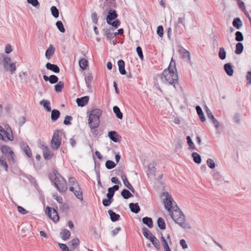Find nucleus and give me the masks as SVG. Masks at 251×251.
Wrapping results in <instances>:
<instances>
[{
  "label": "nucleus",
  "mask_w": 251,
  "mask_h": 251,
  "mask_svg": "<svg viewBox=\"0 0 251 251\" xmlns=\"http://www.w3.org/2000/svg\"><path fill=\"white\" fill-rule=\"evenodd\" d=\"M170 214L175 222L182 228L184 229L191 228L189 224L186 223L185 215L176 204L174 207L173 210L172 209V212Z\"/></svg>",
  "instance_id": "nucleus-3"
},
{
  "label": "nucleus",
  "mask_w": 251,
  "mask_h": 251,
  "mask_svg": "<svg viewBox=\"0 0 251 251\" xmlns=\"http://www.w3.org/2000/svg\"><path fill=\"white\" fill-rule=\"evenodd\" d=\"M118 65L119 68V71L120 73L122 75H125L126 74V72L125 70V63L122 59H120L118 61Z\"/></svg>",
  "instance_id": "nucleus-22"
},
{
  "label": "nucleus",
  "mask_w": 251,
  "mask_h": 251,
  "mask_svg": "<svg viewBox=\"0 0 251 251\" xmlns=\"http://www.w3.org/2000/svg\"><path fill=\"white\" fill-rule=\"evenodd\" d=\"M224 69L228 76H231L233 75L234 73V70L233 69V66L231 63H228L225 64L224 65Z\"/></svg>",
  "instance_id": "nucleus-13"
},
{
  "label": "nucleus",
  "mask_w": 251,
  "mask_h": 251,
  "mask_svg": "<svg viewBox=\"0 0 251 251\" xmlns=\"http://www.w3.org/2000/svg\"><path fill=\"white\" fill-rule=\"evenodd\" d=\"M232 25L236 29H239L242 25V22L239 18H236L233 19Z\"/></svg>",
  "instance_id": "nucleus-34"
},
{
  "label": "nucleus",
  "mask_w": 251,
  "mask_h": 251,
  "mask_svg": "<svg viewBox=\"0 0 251 251\" xmlns=\"http://www.w3.org/2000/svg\"><path fill=\"white\" fill-rule=\"evenodd\" d=\"M160 79L163 83L173 85L175 89H177L180 87L176 68V62L173 59H172L169 67L162 72Z\"/></svg>",
  "instance_id": "nucleus-1"
},
{
  "label": "nucleus",
  "mask_w": 251,
  "mask_h": 251,
  "mask_svg": "<svg viewBox=\"0 0 251 251\" xmlns=\"http://www.w3.org/2000/svg\"><path fill=\"white\" fill-rule=\"evenodd\" d=\"M205 112L208 118L212 121L213 124L214 125L215 127L216 128H218L219 127V123L213 116L211 110L206 106H205Z\"/></svg>",
  "instance_id": "nucleus-10"
},
{
  "label": "nucleus",
  "mask_w": 251,
  "mask_h": 251,
  "mask_svg": "<svg viewBox=\"0 0 251 251\" xmlns=\"http://www.w3.org/2000/svg\"><path fill=\"white\" fill-rule=\"evenodd\" d=\"M157 224L158 227L162 230H164L166 228V224L164 220L161 218L159 217L157 221Z\"/></svg>",
  "instance_id": "nucleus-37"
},
{
  "label": "nucleus",
  "mask_w": 251,
  "mask_h": 251,
  "mask_svg": "<svg viewBox=\"0 0 251 251\" xmlns=\"http://www.w3.org/2000/svg\"><path fill=\"white\" fill-rule=\"evenodd\" d=\"M79 244V240L77 238H75L68 242V245L70 247L71 251H74Z\"/></svg>",
  "instance_id": "nucleus-16"
},
{
  "label": "nucleus",
  "mask_w": 251,
  "mask_h": 251,
  "mask_svg": "<svg viewBox=\"0 0 251 251\" xmlns=\"http://www.w3.org/2000/svg\"><path fill=\"white\" fill-rule=\"evenodd\" d=\"M21 148L23 151L25 153V154L27 155V156L29 158L31 157L32 156V152L31 151L30 149L29 146L27 144V143L25 142H22L20 144Z\"/></svg>",
  "instance_id": "nucleus-12"
},
{
  "label": "nucleus",
  "mask_w": 251,
  "mask_h": 251,
  "mask_svg": "<svg viewBox=\"0 0 251 251\" xmlns=\"http://www.w3.org/2000/svg\"><path fill=\"white\" fill-rule=\"evenodd\" d=\"M196 110L197 112L198 115H199L201 121L202 122H204L206 121V119L205 118L204 113L202 111V110L200 106L197 105L196 107Z\"/></svg>",
  "instance_id": "nucleus-28"
},
{
  "label": "nucleus",
  "mask_w": 251,
  "mask_h": 251,
  "mask_svg": "<svg viewBox=\"0 0 251 251\" xmlns=\"http://www.w3.org/2000/svg\"><path fill=\"white\" fill-rule=\"evenodd\" d=\"M40 104L43 105L47 111L50 112L51 110L50 102L49 100H43L40 102Z\"/></svg>",
  "instance_id": "nucleus-35"
},
{
  "label": "nucleus",
  "mask_w": 251,
  "mask_h": 251,
  "mask_svg": "<svg viewBox=\"0 0 251 251\" xmlns=\"http://www.w3.org/2000/svg\"><path fill=\"white\" fill-rule=\"evenodd\" d=\"M162 195L166 197L163 201L165 208L171 213L172 209H174L176 203L168 192H163Z\"/></svg>",
  "instance_id": "nucleus-5"
},
{
  "label": "nucleus",
  "mask_w": 251,
  "mask_h": 251,
  "mask_svg": "<svg viewBox=\"0 0 251 251\" xmlns=\"http://www.w3.org/2000/svg\"><path fill=\"white\" fill-rule=\"evenodd\" d=\"M142 222L149 228H152L153 227V221L152 219L150 217H145L143 218Z\"/></svg>",
  "instance_id": "nucleus-32"
},
{
  "label": "nucleus",
  "mask_w": 251,
  "mask_h": 251,
  "mask_svg": "<svg viewBox=\"0 0 251 251\" xmlns=\"http://www.w3.org/2000/svg\"><path fill=\"white\" fill-rule=\"evenodd\" d=\"M69 185L70 191H73L75 187H79L78 183L76 179L74 177H70L69 179Z\"/></svg>",
  "instance_id": "nucleus-20"
},
{
  "label": "nucleus",
  "mask_w": 251,
  "mask_h": 251,
  "mask_svg": "<svg viewBox=\"0 0 251 251\" xmlns=\"http://www.w3.org/2000/svg\"><path fill=\"white\" fill-rule=\"evenodd\" d=\"M27 1L28 3L31 4L32 6L36 7L39 6L40 5V3L38 0H27Z\"/></svg>",
  "instance_id": "nucleus-61"
},
{
  "label": "nucleus",
  "mask_w": 251,
  "mask_h": 251,
  "mask_svg": "<svg viewBox=\"0 0 251 251\" xmlns=\"http://www.w3.org/2000/svg\"><path fill=\"white\" fill-rule=\"evenodd\" d=\"M192 156L193 158L194 162L197 164L201 163V161L200 155L197 152H194L192 153Z\"/></svg>",
  "instance_id": "nucleus-41"
},
{
  "label": "nucleus",
  "mask_w": 251,
  "mask_h": 251,
  "mask_svg": "<svg viewBox=\"0 0 251 251\" xmlns=\"http://www.w3.org/2000/svg\"><path fill=\"white\" fill-rule=\"evenodd\" d=\"M108 136L110 139L115 143L118 142L119 141V138H121L118 133L115 131L108 132Z\"/></svg>",
  "instance_id": "nucleus-17"
},
{
  "label": "nucleus",
  "mask_w": 251,
  "mask_h": 251,
  "mask_svg": "<svg viewBox=\"0 0 251 251\" xmlns=\"http://www.w3.org/2000/svg\"><path fill=\"white\" fill-rule=\"evenodd\" d=\"M105 1L108 5V8L107 9H112V8H116L117 7L115 0H106Z\"/></svg>",
  "instance_id": "nucleus-47"
},
{
  "label": "nucleus",
  "mask_w": 251,
  "mask_h": 251,
  "mask_svg": "<svg viewBox=\"0 0 251 251\" xmlns=\"http://www.w3.org/2000/svg\"><path fill=\"white\" fill-rule=\"evenodd\" d=\"M105 166L108 169H112L116 166V164L113 161L107 160L105 163Z\"/></svg>",
  "instance_id": "nucleus-54"
},
{
  "label": "nucleus",
  "mask_w": 251,
  "mask_h": 251,
  "mask_svg": "<svg viewBox=\"0 0 251 251\" xmlns=\"http://www.w3.org/2000/svg\"><path fill=\"white\" fill-rule=\"evenodd\" d=\"M150 240L156 249H160V245L159 241L154 236H152V237L151 238Z\"/></svg>",
  "instance_id": "nucleus-39"
},
{
  "label": "nucleus",
  "mask_w": 251,
  "mask_h": 251,
  "mask_svg": "<svg viewBox=\"0 0 251 251\" xmlns=\"http://www.w3.org/2000/svg\"><path fill=\"white\" fill-rule=\"evenodd\" d=\"M101 114L102 111L100 109L95 108L91 111L89 116L88 125L91 128V131L95 137L101 134L100 133L98 127L100 125V118Z\"/></svg>",
  "instance_id": "nucleus-2"
},
{
  "label": "nucleus",
  "mask_w": 251,
  "mask_h": 251,
  "mask_svg": "<svg viewBox=\"0 0 251 251\" xmlns=\"http://www.w3.org/2000/svg\"><path fill=\"white\" fill-rule=\"evenodd\" d=\"M5 128V133L4 135V140L5 139H7L9 141H12L13 140V136L11 128L8 125H6Z\"/></svg>",
  "instance_id": "nucleus-15"
},
{
  "label": "nucleus",
  "mask_w": 251,
  "mask_h": 251,
  "mask_svg": "<svg viewBox=\"0 0 251 251\" xmlns=\"http://www.w3.org/2000/svg\"><path fill=\"white\" fill-rule=\"evenodd\" d=\"M148 171H150L151 173V172H154L156 171L155 168V163L154 162H152L151 163H150L148 166Z\"/></svg>",
  "instance_id": "nucleus-57"
},
{
  "label": "nucleus",
  "mask_w": 251,
  "mask_h": 251,
  "mask_svg": "<svg viewBox=\"0 0 251 251\" xmlns=\"http://www.w3.org/2000/svg\"><path fill=\"white\" fill-rule=\"evenodd\" d=\"M79 65L82 70H84L88 66V61L85 58H81L79 61Z\"/></svg>",
  "instance_id": "nucleus-42"
},
{
  "label": "nucleus",
  "mask_w": 251,
  "mask_h": 251,
  "mask_svg": "<svg viewBox=\"0 0 251 251\" xmlns=\"http://www.w3.org/2000/svg\"><path fill=\"white\" fill-rule=\"evenodd\" d=\"M89 100V96H84L80 98H77L76 102L78 106L83 107L88 103Z\"/></svg>",
  "instance_id": "nucleus-11"
},
{
  "label": "nucleus",
  "mask_w": 251,
  "mask_h": 251,
  "mask_svg": "<svg viewBox=\"0 0 251 251\" xmlns=\"http://www.w3.org/2000/svg\"><path fill=\"white\" fill-rule=\"evenodd\" d=\"M142 233L143 235L148 239H150L153 236L151 232L145 227L142 228Z\"/></svg>",
  "instance_id": "nucleus-43"
},
{
  "label": "nucleus",
  "mask_w": 251,
  "mask_h": 251,
  "mask_svg": "<svg viewBox=\"0 0 251 251\" xmlns=\"http://www.w3.org/2000/svg\"><path fill=\"white\" fill-rule=\"evenodd\" d=\"M58 245L62 251H71V249H69L65 244L59 243Z\"/></svg>",
  "instance_id": "nucleus-60"
},
{
  "label": "nucleus",
  "mask_w": 251,
  "mask_h": 251,
  "mask_svg": "<svg viewBox=\"0 0 251 251\" xmlns=\"http://www.w3.org/2000/svg\"><path fill=\"white\" fill-rule=\"evenodd\" d=\"M244 50V46L242 43L238 42L236 45V49L235 53L237 54H241Z\"/></svg>",
  "instance_id": "nucleus-38"
},
{
  "label": "nucleus",
  "mask_w": 251,
  "mask_h": 251,
  "mask_svg": "<svg viewBox=\"0 0 251 251\" xmlns=\"http://www.w3.org/2000/svg\"><path fill=\"white\" fill-rule=\"evenodd\" d=\"M61 131L60 129L56 130L53 133L52 139L51 141V147L52 149L56 150H57L61 143V137L59 136V132Z\"/></svg>",
  "instance_id": "nucleus-6"
},
{
  "label": "nucleus",
  "mask_w": 251,
  "mask_h": 251,
  "mask_svg": "<svg viewBox=\"0 0 251 251\" xmlns=\"http://www.w3.org/2000/svg\"><path fill=\"white\" fill-rule=\"evenodd\" d=\"M107 15L106 17V23L116 19L118 16L117 11L114 9H107Z\"/></svg>",
  "instance_id": "nucleus-9"
},
{
  "label": "nucleus",
  "mask_w": 251,
  "mask_h": 251,
  "mask_svg": "<svg viewBox=\"0 0 251 251\" xmlns=\"http://www.w3.org/2000/svg\"><path fill=\"white\" fill-rule=\"evenodd\" d=\"M50 11L52 15L55 18L59 17V12L58 9L55 6H52L50 8Z\"/></svg>",
  "instance_id": "nucleus-48"
},
{
  "label": "nucleus",
  "mask_w": 251,
  "mask_h": 251,
  "mask_svg": "<svg viewBox=\"0 0 251 251\" xmlns=\"http://www.w3.org/2000/svg\"><path fill=\"white\" fill-rule=\"evenodd\" d=\"M91 19H92L93 22L94 24H98V18L97 14L96 12L92 13V14L91 15Z\"/></svg>",
  "instance_id": "nucleus-63"
},
{
  "label": "nucleus",
  "mask_w": 251,
  "mask_h": 251,
  "mask_svg": "<svg viewBox=\"0 0 251 251\" xmlns=\"http://www.w3.org/2000/svg\"><path fill=\"white\" fill-rule=\"evenodd\" d=\"M109 25H111L115 29L118 28L121 24V22L120 20L115 19L112 21H110V22L107 23Z\"/></svg>",
  "instance_id": "nucleus-45"
},
{
  "label": "nucleus",
  "mask_w": 251,
  "mask_h": 251,
  "mask_svg": "<svg viewBox=\"0 0 251 251\" xmlns=\"http://www.w3.org/2000/svg\"><path fill=\"white\" fill-rule=\"evenodd\" d=\"M219 57L221 60H224L226 58V51L223 47H220L218 52Z\"/></svg>",
  "instance_id": "nucleus-44"
},
{
  "label": "nucleus",
  "mask_w": 251,
  "mask_h": 251,
  "mask_svg": "<svg viewBox=\"0 0 251 251\" xmlns=\"http://www.w3.org/2000/svg\"><path fill=\"white\" fill-rule=\"evenodd\" d=\"M55 51V49L52 45H50L49 47L46 51L45 56L48 59H50L54 54Z\"/></svg>",
  "instance_id": "nucleus-29"
},
{
  "label": "nucleus",
  "mask_w": 251,
  "mask_h": 251,
  "mask_svg": "<svg viewBox=\"0 0 251 251\" xmlns=\"http://www.w3.org/2000/svg\"><path fill=\"white\" fill-rule=\"evenodd\" d=\"M46 67L47 69L57 74L60 72V69L56 64H51L48 62L46 64Z\"/></svg>",
  "instance_id": "nucleus-18"
},
{
  "label": "nucleus",
  "mask_w": 251,
  "mask_h": 251,
  "mask_svg": "<svg viewBox=\"0 0 251 251\" xmlns=\"http://www.w3.org/2000/svg\"><path fill=\"white\" fill-rule=\"evenodd\" d=\"M11 62V58L3 53H0V65H2L5 68V65Z\"/></svg>",
  "instance_id": "nucleus-19"
},
{
  "label": "nucleus",
  "mask_w": 251,
  "mask_h": 251,
  "mask_svg": "<svg viewBox=\"0 0 251 251\" xmlns=\"http://www.w3.org/2000/svg\"><path fill=\"white\" fill-rule=\"evenodd\" d=\"M93 79V76L92 73H89L88 75L85 77V81L87 87L89 89H91V82Z\"/></svg>",
  "instance_id": "nucleus-33"
},
{
  "label": "nucleus",
  "mask_w": 251,
  "mask_h": 251,
  "mask_svg": "<svg viewBox=\"0 0 251 251\" xmlns=\"http://www.w3.org/2000/svg\"><path fill=\"white\" fill-rule=\"evenodd\" d=\"M60 235L62 239L66 241L70 238L71 236V233L68 229H64L61 231Z\"/></svg>",
  "instance_id": "nucleus-25"
},
{
  "label": "nucleus",
  "mask_w": 251,
  "mask_h": 251,
  "mask_svg": "<svg viewBox=\"0 0 251 251\" xmlns=\"http://www.w3.org/2000/svg\"><path fill=\"white\" fill-rule=\"evenodd\" d=\"M1 151L2 153L7 155L8 159L10 162L15 164L16 162L15 156L14 152L7 146L3 145L1 147Z\"/></svg>",
  "instance_id": "nucleus-7"
},
{
  "label": "nucleus",
  "mask_w": 251,
  "mask_h": 251,
  "mask_svg": "<svg viewBox=\"0 0 251 251\" xmlns=\"http://www.w3.org/2000/svg\"><path fill=\"white\" fill-rule=\"evenodd\" d=\"M187 142L188 143V145H189V149L191 150H195L196 147L195 146V145L191 138L190 136H187L186 137Z\"/></svg>",
  "instance_id": "nucleus-51"
},
{
  "label": "nucleus",
  "mask_w": 251,
  "mask_h": 251,
  "mask_svg": "<svg viewBox=\"0 0 251 251\" xmlns=\"http://www.w3.org/2000/svg\"><path fill=\"white\" fill-rule=\"evenodd\" d=\"M207 166L210 169H214L215 167L216 164L214 160L211 158H208L206 161Z\"/></svg>",
  "instance_id": "nucleus-56"
},
{
  "label": "nucleus",
  "mask_w": 251,
  "mask_h": 251,
  "mask_svg": "<svg viewBox=\"0 0 251 251\" xmlns=\"http://www.w3.org/2000/svg\"><path fill=\"white\" fill-rule=\"evenodd\" d=\"M157 33L158 36L162 37L163 35V27L162 25H159L157 28Z\"/></svg>",
  "instance_id": "nucleus-62"
},
{
  "label": "nucleus",
  "mask_w": 251,
  "mask_h": 251,
  "mask_svg": "<svg viewBox=\"0 0 251 251\" xmlns=\"http://www.w3.org/2000/svg\"><path fill=\"white\" fill-rule=\"evenodd\" d=\"M56 25L58 29L62 33H64L65 31V29L64 27L62 22L60 21H58L56 23Z\"/></svg>",
  "instance_id": "nucleus-50"
},
{
  "label": "nucleus",
  "mask_w": 251,
  "mask_h": 251,
  "mask_svg": "<svg viewBox=\"0 0 251 251\" xmlns=\"http://www.w3.org/2000/svg\"><path fill=\"white\" fill-rule=\"evenodd\" d=\"M64 84L62 81H59L54 86V90L56 92H60L62 91V88L64 87Z\"/></svg>",
  "instance_id": "nucleus-46"
},
{
  "label": "nucleus",
  "mask_w": 251,
  "mask_h": 251,
  "mask_svg": "<svg viewBox=\"0 0 251 251\" xmlns=\"http://www.w3.org/2000/svg\"><path fill=\"white\" fill-rule=\"evenodd\" d=\"M49 177L60 193H63L66 191L68 188L67 182L60 174H50Z\"/></svg>",
  "instance_id": "nucleus-4"
},
{
  "label": "nucleus",
  "mask_w": 251,
  "mask_h": 251,
  "mask_svg": "<svg viewBox=\"0 0 251 251\" xmlns=\"http://www.w3.org/2000/svg\"><path fill=\"white\" fill-rule=\"evenodd\" d=\"M60 113L57 109H53L51 113V120L52 122H55L60 117Z\"/></svg>",
  "instance_id": "nucleus-31"
},
{
  "label": "nucleus",
  "mask_w": 251,
  "mask_h": 251,
  "mask_svg": "<svg viewBox=\"0 0 251 251\" xmlns=\"http://www.w3.org/2000/svg\"><path fill=\"white\" fill-rule=\"evenodd\" d=\"M73 120V117L71 116L67 115L65 117L63 123L65 125H71L72 124L71 121Z\"/></svg>",
  "instance_id": "nucleus-59"
},
{
  "label": "nucleus",
  "mask_w": 251,
  "mask_h": 251,
  "mask_svg": "<svg viewBox=\"0 0 251 251\" xmlns=\"http://www.w3.org/2000/svg\"><path fill=\"white\" fill-rule=\"evenodd\" d=\"M136 51L139 57L141 60H144V56L142 52V49L141 47L138 46L136 48Z\"/></svg>",
  "instance_id": "nucleus-58"
},
{
  "label": "nucleus",
  "mask_w": 251,
  "mask_h": 251,
  "mask_svg": "<svg viewBox=\"0 0 251 251\" xmlns=\"http://www.w3.org/2000/svg\"><path fill=\"white\" fill-rule=\"evenodd\" d=\"M72 192L75 197L80 201H82L83 200V192L80 186L74 188L73 191H71Z\"/></svg>",
  "instance_id": "nucleus-14"
},
{
  "label": "nucleus",
  "mask_w": 251,
  "mask_h": 251,
  "mask_svg": "<svg viewBox=\"0 0 251 251\" xmlns=\"http://www.w3.org/2000/svg\"><path fill=\"white\" fill-rule=\"evenodd\" d=\"M46 214L55 223L57 222L59 220L57 210L49 206H47L46 209Z\"/></svg>",
  "instance_id": "nucleus-8"
},
{
  "label": "nucleus",
  "mask_w": 251,
  "mask_h": 251,
  "mask_svg": "<svg viewBox=\"0 0 251 251\" xmlns=\"http://www.w3.org/2000/svg\"><path fill=\"white\" fill-rule=\"evenodd\" d=\"M119 189V186L118 185H115L112 187H109L108 189V193L106 194V197H113L115 192L118 191Z\"/></svg>",
  "instance_id": "nucleus-27"
},
{
  "label": "nucleus",
  "mask_w": 251,
  "mask_h": 251,
  "mask_svg": "<svg viewBox=\"0 0 251 251\" xmlns=\"http://www.w3.org/2000/svg\"><path fill=\"white\" fill-rule=\"evenodd\" d=\"M4 70L6 71H10L11 74H13L16 70V63H7L5 65Z\"/></svg>",
  "instance_id": "nucleus-26"
},
{
  "label": "nucleus",
  "mask_w": 251,
  "mask_h": 251,
  "mask_svg": "<svg viewBox=\"0 0 251 251\" xmlns=\"http://www.w3.org/2000/svg\"><path fill=\"white\" fill-rule=\"evenodd\" d=\"M113 112L115 114L116 116L119 119H122L123 115L119 107L117 106H114L113 108Z\"/></svg>",
  "instance_id": "nucleus-36"
},
{
  "label": "nucleus",
  "mask_w": 251,
  "mask_h": 251,
  "mask_svg": "<svg viewBox=\"0 0 251 251\" xmlns=\"http://www.w3.org/2000/svg\"><path fill=\"white\" fill-rule=\"evenodd\" d=\"M121 177H122V180L123 181V182H124V184H125V185L127 188H130L129 186H132V185L128 181L127 177H126V176L125 175V174H123L121 176Z\"/></svg>",
  "instance_id": "nucleus-53"
},
{
  "label": "nucleus",
  "mask_w": 251,
  "mask_h": 251,
  "mask_svg": "<svg viewBox=\"0 0 251 251\" xmlns=\"http://www.w3.org/2000/svg\"><path fill=\"white\" fill-rule=\"evenodd\" d=\"M235 40L238 42H241L244 40V37L242 33L239 31L235 32Z\"/></svg>",
  "instance_id": "nucleus-52"
},
{
  "label": "nucleus",
  "mask_w": 251,
  "mask_h": 251,
  "mask_svg": "<svg viewBox=\"0 0 251 251\" xmlns=\"http://www.w3.org/2000/svg\"><path fill=\"white\" fill-rule=\"evenodd\" d=\"M246 79L247 80V85L251 84V71H248L246 75Z\"/></svg>",
  "instance_id": "nucleus-64"
},
{
  "label": "nucleus",
  "mask_w": 251,
  "mask_h": 251,
  "mask_svg": "<svg viewBox=\"0 0 251 251\" xmlns=\"http://www.w3.org/2000/svg\"><path fill=\"white\" fill-rule=\"evenodd\" d=\"M108 213L110 216V218L111 220L113 222H116L120 219V215L116 214L115 212H113L112 210L109 209L108 210Z\"/></svg>",
  "instance_id": "nucleus-24"
},
{
  "label": "nucleus",
  "mask_w": 251,
  "mask_h": 251,
  "mask_svg": "<svg viewBox=\"0 0 251 251\" xmlns=\"http://www.w3.org/2000/svg\"><path fill=\"white\" fill-rule=\"evenodd\" d=\"M42 149L43 151V156L44 158L46 160L50 159L52 156V154L51 153L48 147L46 146H43Z\"/></svg>",
  "instance_id": "nucleus-21"
},
{
  "label": "nucleus",
  "mask_w": 251,
  "mask_h": 251,
  "mask_svg": "<svg viewBox=\"0 0 251 251\" xmlns=\"http://www.w3.org/2000/svg\"><path fill=\"white\" fill-rule=\"evenodd\" d=\"M129 207L131 211L135 214L139 213L140 211V208L138 203H130Z\"/></svg>",
  "instance_id": "nucleus-23"
},
{
  "label": "nucleus",
  "mask_w": 251,
  "mask_h": 251,
  "mask_svg": "<svg viewBox=\"0 0 251 251\" xmlns=\"http://www.w3.org/2000/svg\"><path fill=\"white\" fill-rule=\"evenodd\" d=\"M121 195L125 199H128L133 196L131 193L127 189H124L121 192Z\"/></svg>",
  "instance_id": "nucleus-40"
},
{
  "label": "nucleus",
  "mask_w": 251,
  "mask_h": 251,
  "mask_svg": "<svg viewBox=\"0 0 251 251\" xmlns=\"http://www.w3.org/2000/svg\"><path fill=\"white\" fill-rule=\"evenodd\" d=\"M0 166L3 168L5 171H7L8 165L3 156L0 157Z\"/></svg>",
  "instance_id": "nucleus-49"
},
{
  "label": "nucleus",
  "mask_w": 251,
  "mask_h": 251,
  "mask_svg": "<svg viewBox=\"0 0 251 251\" xmlns=\"http://www.w3.org/2000/svg\"><path fill=\"white\" fill-rule=\"evenodd\" d=\"M103 35L106 36L108 40L112 39V33L111 32V29L109 28H104L102 29Z\"/></svg>",
  "instance_id": "nucleus-30"
},
{
  "label": "nucleus",
  "mask_w": 251,
  "mask_h": 251,
  "mask_svg": "<svg viewBox=\"0 0 251 251\" xmlns=\"http://www.w3.org/2000/svg\"><path fill=\"white\" fill-rule=\"evenodd\" d=\"M58 81V78L57 76L54 75H51L50 76L49 82L50 84H55Z\"/></svg>",
  "instance_id": "nucleus-55"
}]
</instances>
